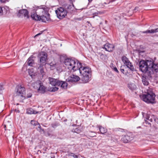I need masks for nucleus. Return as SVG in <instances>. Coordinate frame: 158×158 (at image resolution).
<instances>
[{"label":"nucleus","mask_w":158,"mask_h":158,"mask_svg":"<svg viewBox=\"0 0 158 158\" xmlns=\"http://www.w3.org/2000/svg\"><path fill=\"white\" fill-rule=\"evenodd\" d=\"M64 64V66L71 71H75L78 70L79 67L80 66V63L78 61L70 58L65 59Z\"/></svg>","instance_id":"f257e3e1"},{"label":"nucleus","mask_w":158,"mask_h":158,"mask_svg":"<svg viewBox=\"0 0 158 158\" xmlns=\"http://www.w3.org/2000/svg\"><path fill=\"white\" fill-rule=\"evenodd\" d=\"M152 61L149 60H142L139 63V69L143 73H148V70L149 66L152 64Z\"/></svg>","instance_id":"f03ea898"},{"label":"nucleus","mask_w":158,"mask_h":158,"mask_svg":"<svg viewBox=\"0 0 158 158\" xmlns=\"http://www.w3.org/2000/svg\"><path fill=\"white\" fill-rule=\"evenodd\" d=\"M143 100L148 103H153L155 102V95L152 92H148L142 96Z\"/></svg>","instance_id":"7ed1b4c3"},{"label":"nucleus","mask_w":158,"mask_h":158,"mask_svg":"<svg viewBox=\"0 0 158 158\" xmlns=\"http://www.w3.org/2000/svg\"><path fill=\"white\" fill-rule=\"evenodd\" d=\"M25 88L21 86H18L15 89V96L19 97L22 99L25 98Z\"/></svg>","instance_id":"20e7f679"},{"label":"nucleus","mask_w":158,"mask_h":158,"mask_svg":"<svg viewBox=\"0 0 158 158\" xmlns=\"http://www.w3.org/2000/svg\"><path fill=\"white\" fill-rule=\"evenodd\" d=\"M55 11L57 17L60 19L64 18L66 16L67 13V10L63 7H59Z\"/></svg>","instance_id":"39448f33"},{"label":"nucleus","mask_w":158,"mask_h":158,"mask_svg":"<svg viewBox=\"0 0 158 158\" xmlns=\"http://www.w3.org/2000/svg\"><path fill=\"white\" fill-rule=\"evenodd\" d=\"M152 64L149 67L148 73V76H150L158 72V64L154 63L152 61Z\"/></svg>","instance_id":"423d86ee"},{"label":"nucleus","mask_w":158,"mask_h":158,"mask_svg":"<svg viewBox=\"0 0 158 158\" xmlns=\"http://www.w3.org/2000/svg\"><path fill=\"white\" fill-rule=\"evenodd\" d=\"M38 57L40 59V65H44L45 64L47 59V53L44 52H41L39 54Z\"/></svg>","instance_id":"0eeeda50"},{"label":"nucleus","mask_w":158,"mask_h":158,"mask_svg":"<svg viewBox=\"0 0 158 158\" xmlns=\"http://www.w3.org/2000/svg\"><path fill=\"white\" fill-rule=\"evenodd\" d=\"M78 69L81 75H89L91 72L90 68L88 67H82L81 63Z\"/></svg>","instance_id":"6e6552de"},{"label":"nucleus","mask_w":158,"mask_h":158,"mask_svg":"<svg viewBox=\"0 0 158 158\" xmlns=\"http://www.w3.org/2000/svg\"><path fill=\"white\" fill-rule=\"evenodd\" d=\"M132 135L128 133L125 135H123L121 137V140L124 143H127L130 142L133 139Z\"/></svg>","instance_id":"1a4fd4ad"},{"label":"nucleus","mask_w":158,"mask_h":158,"mask_svg":"<svg viewBox=\"0 0 158 158\" xmlns=\"http://www.w3.org/2000/svg\"><path fill=\"white\" fill-rule=\"evenodd\" d=\"M50 20L49 14L47 11L40 16L39 21L41 20L43 22H46Z\"/></svg>","instance_id":"9d476101"},{"label":"nucleus","mask_w":158,"mask_h":158,"mask_svg":"<svg viewBox=\"0 0 158 158\" xmlns=\"http://www.w3.org/2000/svg\"><path fill=\"white\" fill-rule=\"evenodd\" d=\"M80 78L79 77L76 75H73L69 77L67 79L68 82H76L79 81Z\"/></svg>","instance_id":"9b49d317"},{"label":"nucleus","mask_w":158,"mask_h":158,"mask_svg":"<svg viewBox=\"0 0 158 158\" xmlns=\"http://www.w3.org/2000/svg\"><path fill=\"white\" fill-rule=\"evenodd\" d=\"M28 14V11L27 10L23 9L19 10L17 15L19 16H21L22 15H23L24 16L26 17L27 18H28L29 15Z\"/></svg>","instance_id":"f8f14e48"},{"label":"nucleus","mask_w":158,"mask_h":158,"mask_svg":"<svg viewBox=\"0 0 158 158\" xmlns=\"http://www.w3.org/2000/svg\"><path fill=\"white\" fill-rule=\"evenodd\" d=\"M48 80L49 82V83L52 86L58 85L59 81L55 78L49 77L48 78Z\"/></svg>","instance_id":"ddd939ff"},{"label":"nucleus","mask_w":158,"mask_h":158,"mask_svg":"<svg viewBox=\"0 0 158 158\" xmlns=\"http://www.w3.org/2000/svg\"><path fill=\"white\" fill-rule=\"evenodd\" d=\"M104 48L106 50L109 52H111L114 50V46L112 44H106L104 45Z\"/></svg>","instance_id":"4468645a"},{"label":"nucleus","mask_w":158,"mask_h":158,"mask_svg":"<svg viewBox=\"0 0 158 158\" xmlns=\"http://www.w3.org/2000/svg\"><path fill=\"white\" fill-rule=\"evenodd\" d=\"M46 8L44 6H43L42 8H38L36 10V13L39 15H42L47 11L45 10Z\"/></svg>","instance_id":"2eb2a0df"},{"label":"nucleus","mask_w":158,"mask_h":158,"mask_svg":"<svg viewBox=\"0 0 158 158\" xmlns=\"http://www.w3.org/2000/svg\"><path fill=\"white\" fill-rule=\"evenodd\" d=\"M37 13L35 12V10H33V12H31V16L32 19L35 20H39L40 16L37 15Z\"/></svg>","instance_id":"dca6fc26"},{"label":"nucleus","mask_w":158,"mask_h":158,"mask_svg":"<svg viewBox=\"0 0 158 158\" xmlns=\"http://www.w3.org/2000/svg\"><path fill=\"white\" fill-rule=\"evenodd\" d=\"M82 76L81 80L83 83H86L89 81V75H81Z\"/></svg>","instance_id":"f3484780"},{"label":"nucleus","mask_w":158,"mask_h":158,"mask_svg":"<svg viewBox=\"0 0 158 158\" xmlns=\"http://www.w3.org/2000/svg\"><path fill=\"white\" fill-rule=\"evenodd\" d=\"M68 85V84L66 82L59 81L58 86L60 85L61 88L65 89H67Z\"/></svg>","instance_id":"a211bd4d"},{"label":"nucleus","mask_w":158,"mask_h":158,"mask_svg":"<svg viewBox=\"0 0 158 158\" xmlns=\"http://www.w3.org/2000/svg\"><path fill=\"white\" fill-rule=\"evenodd\" d=\"M158 32V28L153 29L147 30L145 31H142L143 33H154Z\"/></svg>","instance_id":"6ab92c4d"},{"label":"nucleus","mask_w":158,"mask_h":158,"mask_svg":"<svg viewBox=\"0 0 158 158\" xmlns=\"http://www.w3.org/2000/svg\"><path fill=\"white\" fill-rule=\"evenodd\" d=\"M98 127L99 129L101 134H104L107 132V130L106 128L104 127L101 126H98Z\"/></svg>","instance_id":"aec40b11"},{"label":"nucleus","mask_w":158,"mask_h":158,"mask_svg":"<svg viewBox=\"0 0 158 158\" xmlns=\"http://www.w3.org/2000/svg\"><path fill=\"white\" fill-rule=\"evenodd\" d=\"M42 65H40V66L38 68V72L42 75L43 76L45 74V73L44 71V69Z\"/></svg>","instance_id":"412c9836"},{"label":"nucleus","mask_w":158,"mask_h":158,"mask_svg":"<svg viewBox=\"0 0 158 158\" xmlns=\"http://www.w3.org/2000/svg\"><path fill=\"white\" fill-rule=\"evenodd\" d=\"M27 62V64L31 66H32L33 64L34 63V60L31 57H29L28 59Z\"/></svg>","instance_id":"4be33fe9"},{"label":"nucleus","mask_w":158,"mask_h":158,"mask_svg":"<svg viewBox=\"0 0 158 158\" xmlns=\"http://www.w3.org/2000/svg\"><path fill=\"white\" fill-rule=\"evenodd\" d=\"M40 81H39L38 82H35L32 84V86L34 89H37L38 90L39 87L40 86Z\"/></svg>","instance_id":"5701e85b"},{"label":"nucleus","mask_w":158,"mask_h":158,"mask_svg":"<svg viewBox=\"0 0 158 158\" xmlns=\"http://www.w3.org/2000/svg\"><path fill=\"white\" fill-rule=\"evenodd\" d=\"M97 134L94 131H89L87 132L86 135L87 136L93 137L96 136Z\"/></svg>","instance_id":"b1692460"},{"label":"nucleus","mask_w":158,"mask_h":158,"mask_svg":"<svg viewBox=\"0 0 158 158\" xmlns=\"http://www.w3.org/2000/svg\"><path fill=\"white\" fill-rule=\"evenodd\" d=\"M128 87L131 90H135L136 88V86L134 83H130L128 84Z\"/></svg>","instance_id":"393cba45"},{"label":"nucleus","mask_w":158,"mask_h":158,"mask_svg":"<svg viewBox=\"0 0 158 158\" xmlns=\"http://www.w3.org/2000/svg\"><path fill=\"white\" fill-rule=\"evenodd\" d=\"M27 113L28 114H36L38 113V112H36L34 110L30 108L27 109Z\"/></svg>","instance_id":"a878e982"},{"label":"nucleus","mask_w":158,"mask_h":158,"mask_svg":"<svg viewBox=\"0 0 158 158\" xmlns=\"http://www.w3.org/2000/svg\"><path fill=\"white\" fill-rule=\"evenodd\" d=\"M126 65L127 67L130 69L131 71H134L135 70V69L133 65L130 62V61L129 62V63H127Z\"/></svg>","instance_id":"bb28decb"},{"label":"nucleus","mask_w":158,"mask_h":158,"mask_svg":"<svg viewBox=\"0 0 158 158\" xmlns=\"http://www.w3.org/2000/svg\"><path fill=\"white\" fill-rule=\"evenodd\" d=\"M45 91V87L43 85H41V84L40 83V86L39 87V88L38 89V91L41 93L44 92Z\"/></svg>","instance_id":"cd10ccee"},{"label":"nucleus","mask_w":158,"mask_h":158,"mask_svg":"<svg viewBox=\"0 0 158 158\" xmlns=\"http://www.w3.org/2000/svg\"><path fill=\"white\" fill-rule=\"evenodd\" d=\"M48 64L50 65V68L51 70H53L55 69L56 65V63L55 62L50 63V64Z\"/></svg>","instance_id":"c85d7f7f"},{"label":"nucleus","mask_w":158,"mask_h":158,"mask_svg":"<svg viewBox=\"0 0 158 158\" xmlns=\"http://www.w3.org/2000/svg\"><path fill=\"white\" fill-rule=\"evenodd\" d=\"M122 60L123 62L125 64L127 63H129V61L128 58L126 57L125 56L122 57Z\"/></svg>","instance_id":"c756f323"},{"label":"nucleus","mask_w":158,"mask_h":158,"mask_svg":"<svg viewBox=\"0 0 158 158\" xmlns=\"http://www.w3.org/2000/svg\"><path fill=\"white\" fill-rule=\"evenodd\" d=\"M28 72L29 75L32 78L33 77V76H35V74L34 73L33 69H29Z\"/></svg>","instance_id":"7c9ffc66"},{"label":"nucleus","mask_w":158,"mask_h":158,"mask_svg":"<svg viewBox=\"0 0 158 158\" xmlns=\"http://www.w3.org/2000/svg\"><path fill=\"white\" fill-rule=\"evenodd\" d=\"M142 82L144 85H147L149 84L148 82L147 81L145 77L142 78Z\"/></svg>","instance_id":"2f4dec72"},{"label":"nucleus","mask_w":158,"mask_h":158,"mask_svg":"<svg viewBox=\"0 0 158 158\" xmlns=\"http://www.w3.org/2000/svg\"><path fill=\"white\" fill-rule=\"evenodd\" d=\"M58 88L56 87H53L49 89V90L51 92H55L57 91L58 90Z\"/></svg>","instance_id":"473e14b6"},{"label":"nucleus","mask_w":158,"mask_h":158,"mask_svg":"<svg viewBox=\"0 0 158 158\" xmlns=\"http://www.w3.org/2000/svg\"><path fill=\"white\" fill-rule=\"evenodd\" d=\"M68 155L69 156H72L75 158H77L78 157L77 155H75L74 153H69Z\"/></svg>","instance_id":"72a5a7b5"},{"label":"nucleus","mask_w":158,"mask_h":158,"mask_svg":"<svg viewBox=\"0 0 158 158\" xmlns=\"http://www.w3.org/2000/svg\"><path fill=\"white\" fill-rule=\"evenodd\" d=\"M73 8L72 6L71 5H68L67 6V7L66 8V9H67V11L68 12H71V11H70L69 10Z\"/></svg>","instance_id":"f704fd0d"},{"label":"nucleus","mask_w":158,"mask_h":158,"mask_svg":"<svg viewBox=\"0 0 158 158\" xmlns=\"http://www.w3.org/2000/svg\"><path fill=\"white\" fill-rule=\"evenodd\" d=\"M31 123L34 125L36 126L39 124L38 123L35 121L32 120L31 122Z\"/></svg>","instance_id":"c9c22d12"},{"label":"nucleus","mask_w":158,"mask_h":158,"mask_svg":"<svg viewBox=\"0 0 158 158\" xmlns=\"http://www.w3.org/2000/svg\"><path fill=\"white\" fill-rule=\"evenodd\" d=\"M22 71L24 73H26V71H27V68L25 66H24L22 68Z\"/></svg>","instance_id":"e433bc0d"},{"label":"nucleus","mask_w":158,"mask_h":158,"mask_svg":"<svg viewBox=\"0 0 158 158\" xmlns=\"http://www.w3.org/2000/svg\"><path fill=\"white\" fill-rule=\"evenodd\" d=\"M32 96V94L31 93L28 94H27V96H25V97H26L27 98H30Z\"/></svg>","instance_id":"4c0bfd02"},{"label":"nucleus","mask_w":158,"mask_h":158,"mask_svg":"<svg viewBox=\"0 0 158 158\" xmlns=\"http://www.w3.org/2000/svg\"><path fill=\"white\" fill-rule=\"evenodd\" d=\"M3 13V10L2 7H0V15H2Z\"/></svg>","instance_id":"58836bf2"},{"label":"nucleus","mask_w":158,"mask_h":158,"mask_svg":"<svg viewBox=\"0 0 158 158\" xmlns=\"http://www.w3.org/2000/svg\"><path fill=\"white\" fill-rule=\"evenodd\" d=\"M113 69L117 73H118V71L117 68L116 67L114 68Z\"/></svg>","instance_id":"ea45409f"},{"label":"nucleus","mask_w":158,"mask_h":158,"mask_svg":"<svg viewBox=\"0 0 158 158\" xmlns=\"http://www.w3.org/2000/svg\"><path fill=\"white\" fill-rule=\"evenodd\" d=\"M122 67H121L120 70L121 72L123 73H124V69H122Z\"/></svg>","instance_id":"a19ab883"},{"label":"nucleus","mask_w":158,"mask_h":158,"mask_svg":"<svg viewBox=\"0 0 158 158\" xmlns=\"http://www.w3.org/2000/svg\"><path fill=\"white\" fill-rule=\"evenodd\" d=\"M110 135H111V134L109 133V132H108L107 134V137H110Z\"/></svg>","instance_id":"79ce46f5"},{"label":"nucleus","mask_w":158,"mask_h":158,"mask_svg":"<svg viewBox=\"0 0 158 158\" xmlns=\"http://www.w3.org/2000/svg\"><path fill=\"white\" fill-rule=\"evenodd\" d=\"M114 135H113L112 136H111V138L110 139V140H113V138L114 137Z\"/></svg>","instance_id":"37998d69"},{"label":"nucleus","mask_w":158,"mask_h":158,"mask_svg":"<svg viewBox=\"0 0 158 158\" xmlns=\"http://www.w3.org/2000/svg\"><path fill=\"white\" fill-rule=\"evenodd\" d=\"M40 33H39L37 35H35V37L36 36H37L38 35H40Z\"/></svg>","instance_id":"c03bdc74"},{"label":"nucleus","mask_w":158,"mask_h":158,"mask_svg":"<svg viewBox=\"0 0 158 158\" xmlns=\"http://www.w3.org/2000/svg\"><path fill=\"white\" fill-rule=\"evenodd\" d=\"M138 8V7H135V10H136V9H137Z\"/></svg>","instance_id":"a18cd8bd"},{"label":"nucleus","mask_w":158,"mask_h":158,"mask_svg":"<svg viewBox=\"0 0 158 158\" xmlns=\"http://www.w3.org/2000/svg\"><path fill=\"white\" fill-rule=\"evenodd\" d=\"M39 126L38 127L39 128H40V127H41V126H40L39 125Z\"/></svg>","instance_id":"49530a36"},{"label":"nucleus","mask_w":158,"mask_h":158,"mask_svg":"<svg viewBox=\"0 0 158 158\" xmlns=\"http://www.w3.org/2000/svg\"><path fill=\"white\" fill-rule=\"evenodd\" d=\"M89 2H91L92 0H88Z\"/></svg>","instance_id":"de8ad7c7"},{"label":"nucleus","mask_w":158,"mask_h":158,"mask_svg":"<svg viewBox=\"0 0 158 158\" xmlns=\"http://www.w3.org/2000/svg\"><path fill=\"white\" fill-rule=\"evenodd\" d=\"M150 120H151V122H152V120L151 119H150Z\"/></svg>","instance_id":"09e8293b"},{"label":"nucleus","mask_w":158,"mask_h":158,"mask_svg":"<svg viewBox=\"0 0 158 158\" xmlns=\"http://www.w3.org/2000/svg\"><path fill=\"white\" fill-rule=\"evenodd\" d=\"M98 13H99V12H98V13H97V14H98ZM99 13H100V12H99Z\"/></svg>","instance_id":"8fccbe9b"}]
</instances>
